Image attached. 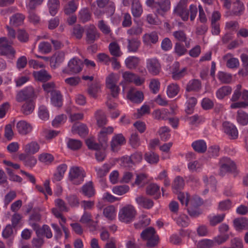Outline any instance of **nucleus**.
<instances>
[{
  "instance_id": "f257e3e1",
  "label": "nucleus",
  "mask_w": 248,
  "mask_h": 248,
  "mask_svg": "<svg viewBox=\"0 0 248 248\" xmlns=\"http://www.w3.org/2000/svg\"><path fill=\"white\" fill-rule=\"evenodd\" d=\"M137 211L133 205H126L120 209L119 218L122 222L129 223L134 220Z\"/></svg>"
},
{
  "instance_id": "f03ea898",
  "label": "nucleus",
  "mask_w": 248,
  "mask_h": 248,
  "mask_svg": "<svg viewBox=\"0 0 248 248\" xmlns=\"http://www.w3.org/2000/svg\"><path fill=\"white\" fill-rule=\"evenodd\" d=\"M141 237L147 241L146 246L149 248L154 247L158 242V237L155 234L154 228L148 227L144 230L140 234Z\"/></svg>"
},
{
  "instance_id": "7ed1b4c3",
  "label": "nucleus",
  "mask_w": 248,
  "mask_h": 248,
  "mask_svg": "<svg viewBox=\"0 0 248 248\" xmlns=\"http://www.w3.org/2000/svg\"><path fill=\"white\" fill-rule=\"evenodd\" d=\"M99 143H96L92 138L86 140V144L89 149L98 150L102 149L105 150L108 146L107 135H105L99 132L98 135Z\"/></svg>"
},
{
  "instance_id": "20e7f679",
  "label": "nucleus",
  "mask_w": 248,
  "mask_h": 248,
  "mask_svg": "<svg viewBox=\"0 0 248 248\" xmlns=\"http://www.w3.org/2000/svg\"><path fill=\"white\" fill-rule=\"evenodd\" d=\"M86 176L85 171L78 167H73L69 171V179L73 184L78 185L82 183Z\"/></svg>"
},
{
  "instance_id": "39448f33",
  "label": "nucleus",
  "mask_w": 248,
  "mask_h": 248,
  "mask_svg": "<svg viewBox=\"0 0 248 248\" xmlns=\"http://www.w3.org/2000/svg\"><path fill=\"white\" fill-rule=\"evenodd\" d=\"M13 44L12 41L9 40L5 37L0 38V55H12L15 57L16 51L11 46Z\"/></svg>"
},
{
  "instance_id": "423d86ee",
  "label": "nucleus",
  "mask_w": 248,
  "mask_h": 248,
  "mask_svg": "<svg viewBox=\"0 0 248 248\" xmlns=\"http://www.w3.org/2000/svg\"><path fill=\"white\" fill-rule=\"evenodd\" d=\"M220 175H224L226 172H233L236 169L234 162L228 157L222 158L219 162Z\"/></svg>"
},
{
  "instance_id": "0eeeda50",
  "label": "nucleus",
  "mask_w": 248,
  "mask_h": 248,
  "mask_svg": "<svg viewBox=\"0 0 248 248\" xmlns=\"http://www.w3.org/2000/svg\"><path fill=\"white\" fill-rule=\"evenodd\" d=\"M86 42L88 44H93L100 37V33L93 25L88 26L85 30Z\"/></svg>"
},
{
  "instance_id": "6e6552de",
  "label": "nucleus",
  "mask_w": 248,
  "mask_h": 248,
  "mask_svg": "<svg viewBox=\"0 0 248 248\" xmlns=\"http://www.w3.org/2000/svg\"><path fill=\"white\" fill-rule=\"evenodd\" d=\"M187 0H180L174 11L184 21H187L189 17V11L187 9Z\"/></svg>"
},
{
  "instance_id": "1a4fd4ad",
  "label": "nucleus",
  "mask_w": 248,
  "mask_h": 248,
  "mask_svg": "<svg viewBox=\"0 0 248 248\" xmlns=\"http://www.w3.org/2000/svg\"><path fill=\"white\" fill-rule=\"evenodd\" d=\"M178 199L180 201L182 205H185L187 206L188 204L191 205L193 206H199L202 204L200 199H197L194 198L189 201V198L190 196L186 193V195L184 193L181 192H178Z\"/></svg>"
},
{
  "instance_id": "9d476101",
  "label": "nucleus",
  "mask_w": 248,
  "mask_h": 248,
  "mask_svg": "<svg viewBox=\"0 0 248 248\" xmlns=\"http://www.w3.org/2000/svg\"><path fill=\"white\" fill-rule=\"evenodd\" d=\"M224 132L230 139H236L238 136V132L236 126L229 122H224L223 124Z\"/></svg>"
},
{
  "instance_id": "9b49d317",
  "label": "nucleus",
  "mask_w": 248,
  "mask_h": 248,
  "mask_svg": "<svg viewBox=\"0 0 248 248\" xmlns=\"http://www.w3.org/2000/svg\"><path fill=\"white\" fill-rule=\"evenodd\" d=\"M148 72L153 76H156L161 71V65L157 59L148 60L146 65Z\"/></svg>"
},
{
  "instance_id": "f8f14e48",
  "label": "nucleus",
  "mask_w": 248,
  "mask_h": 248,
  "mask_svg": "<svg viewBox=\"0 0 248 248\" xmlns=\"http://www.w3.org/2000/svg\"><path fill=\"white\" fill-rule=\"evenodd\" d=\"M40 4L41 3H38L35 1H29L28 4V18L30 22L34 24H38L40 22V17L35 12L34 9H35L37 5Z\"/></svg>"
},
{
  "instance_id": "ddd939ff",
  "label": "nucleus",
  "mask_w": 248,
  "mask_h": 248,
  "mask_svg": "<svg viewBox=\"0 0 248 248\" xmlns=\"http://www.w3.org/2000/svg\"><path fill=\"white\" fill-rule=\"evenodd\" d=\"M34 96V91L31 86L27 87L20 91L16 95V100L18 102H22L27 99L31 98Z\"/></svg>"
},
{
  "instance_id": "4468645a",
  "label": "nucleus",
  "mask_w": 248,
  "mask_h": 248,
  "mask_svg": "<svg viewBox=\"0 0 248 248\" xmlns=\"http://www.w3.org/2000/svg\"><path fill=\"white\" fill-rule=\"evenodd\" d=\"M155 4H157L156 12L157 14L164 16L170 8V0H157Z\"/></svg>"
},
{
  "instance_id": "2eb2a0df",
  "label": "nucleus",
  "mask_w": 248,
  "mask_h": 248,
  "mask_svg": "<svg viewBox=\"0 0 248 248\" xmlns=\"http://www.w3.org/2000/svg\"><path fill=\"white\" fill-rule=\"evenodd\" d=\"M79 192L88 198L93 197L95 193V190L92 181L85 184L81 188Z\"/></svg>"
},
{
  "instance_id": "dca6fc26",
  "label": "nucleus",
  "mask_w": 248,
  "mask_h": 248,
  "mask_svg": "<svg viewBox=\"0 0 248 248\" xmlns=\"http://www.w3.org/2000/svg\"><path fill=\"white\" fill-rule=\"evenodd\" d=\"M16 128L19 134L26 135L30 133L32 129L31 125L25 121H20L16 125Z\"/></svg>"
},
{
  "instance_id": "f3484780",
  "label": "nucleus",
  "mask_w": 248,
  "mask_h": 248,
  "mask_svg": "<svg viewBox=\"0 0 248 248\" xmlns=\"http://www.w3.org/2000/svg\"><path fill=\"white\" fill-rule=\"evenodd\" d=\"M127 97L132 102L139 103L143 100L144 95L142 92L132 89L128 92Z\"/></svg>"
},
{
  "instance_id": "a211bd4d",
  "label": "nucleus",
  "mask_w": 248,
  "mask_h": 248,
  "mask_svg": "<svg viewBox=\"0 0 248 248\" xmlns=\"http://www.w3.org/2000/svg\"><path fill=\"white\" fill-rule=\"evenodd\" d=\"M137 204L140 207L149 209L152 208L154 205V202L150 199L140 195L136 198Z\"/></svg>"
},
{
  "instance_id": "6ab92c4d",
  "label": "nucleus",
  "mask_w": 248,
  "mask_h": 248,
  "mask_svg": "<svg viewBox=\"0 0 248 248\" xmlns=\"http://www.w3.org/2000/svg\"><path fill=\"white\" fill-rule=\"evenodd\" d=\"M134 22L136 23V26H133L127 31V33L129 36H138L140 35L143 31V23L140 20H134Z\"/></svg>"
},
{
  "instance_id": "aec40b11",
  "label": "nucleus",
  "mask_w": 248,
  "mask_h": 248,
  "mask_svg": "<svg viewBox=\"0 0 248 248\" xmlns=\"http://www.w3.org/2000/svg\"><path fill=\"white\" fill-rule=\"evenodd\" d=\"M83 65V62L80 60L73 58L69 61L68 67L70 71L77 73L81 71Z\"/></svg>"
},
{
  "instance_id": "412c9836",
  "label": "nucleus",
  "mask_w": 248,
  "mask_h": 248,
  "mask_svg": "<svg viewBox=\"0 0 248 248\" xmlns=\"http://www.w3.org/2000/svg\"><path fill=\"white\" fill-rule=\"evenodd\" d=\"M64 53L62 51L56 52L50 59V63L51 67L56 68L64 60Z\"/></svg>"
},
{
  "instance_id": "4be33fe9",
  "label": "nucleus",
  "mask_w": 248,
  "mask_h": 248,
  "mask_svg": "<svg viewBox=\"0 0 248 248\" xmlns=\"http://www.w3.org/2000/svg\"><path fill=\"white\" fill-rule=\"evenodd\" d=\"M146 193L149 196H154L155 199H157L160 196V187L156 184H150L146 187Z\"/></svg>"
},
{
  "instance_id": "5701e85b",
  "label": "nucleus",
  "mask_w": 248,
  "mask_h": 248,
  "mask_svg": "<svg viewBox=\"0 0 248 248\" xmlns=\"http://www.w3.org/2000/svg\"><path fill=\"white\" fill-rule=\"evenodd\" d=\"M125 139L122 134L114 136L111 141V149L113 152L117 151L119 147L125 143Z\"/></svg>"
},
{
  "instance_id": "b1692460",
  "label": "nucleus",
  "mask_w": 248,
  "mask_h": 248,
  "mask_svg": "<svg viewBox=\"0 0 248 248\" xmlns=\"http://www.w3.org/2000/svg\"><path fill=\"white\" fill-rule=\"evenodd\" d=\"M131 12L135 17H140L142 12L143 9L139 0H135L131 4Z\"/></svg>"
},
{
  "instance_id": "393cba45",
  "label": "nucleus",
  "mask_w": 248,
  "mask_h": 248,
  "mask_svg": "<svg viewBox=\"0 0 248 248\" xmlns=\"http://www.w3.org/2000/svg\"><path fill=\"white\" fill-rule=\"evenodd\" d=\"M233 222L236 230L248 229V219L246 218H235L233 220Z\"/></svg>"
},
{
  "instance_id": "a878e982",
  "label": "nucleus",
  "mask_w": 248,
  "mask_h": 248,
  "mask_svg": "<svg viewBox=\"0 0 248 248\" xmlns=\"http://www.w3.org/2000/svg\"><path fill=\"white\" fill-rule=\"evenodd\" d=\"M185 182L183 178L179 176L176 177L172 184L173 192L175 193H178L183 188Z\"/></svg>"
},
{
  "instance_id": "bb28decb",
  "label": "nucleus",
  "mask_w": 248,
  "mask_h": 248,
  "mask_svg": "<svg viewBox=\"0 0 248 248\" xmlns=\"http://www.w3.org/2000/svg\"><path fill=\"white\" fill-rule=\"evenodd\" d=\"M33 75L36 80L42 82H46L49 80L51 78V76L45 70L34 71L33 73Z\"/></svg>"
},
{
  "instance_id": "cd10ccee",
  "label": "nucleus",
  "mask_w": 248,
  "mask_h": 248,
  "mask_svg": "<svg viewBox=\"0 0 248 248\" xmlns=\"http://www.w3.org/2000/svg\"><path fill=\"white\" fill-rule=\"evenodd\" d=\"M140 59L136 56H129L125 60V64L129 69H136L139 65Z\"/></svg>"
},
{
  "instance_id": "c85d7f7f",
  "label": "nucleus",
  "mask_w": 248,
  "mask_h": 248,
  "mask_svg": "<svg viewBox=\"0 0 248 248\" xmlns=\"http://www.w3.org/2000/svg\"><path fill=\"white\" fill-rule=\"evenodd\" d=\"M51 102L55 106L61 107L62 105V96L61 92L57 90L53 91L51 94Z\"/></svg>"
},
{
  "instance_id": "c756f323",
  "label": "nucleus",
  "mask_w": 248,
  "mask_h": 248,
  "mask_svg": "<svg viewBox=\"0 0 248 248\" xmlns=\"http://www.w3.org/2000/svg\"><path fill=\"white\" fill-rule=\"evenodd\" d=\"M25 16L22 14L16 13L13 15L10 18V24L14 26H18L23 23Z\"/></svg>"
},
{
  "instance_id": "7c9ffc66",
  "label": "nucleus",
  "mask_w": 248,
  "mask_h": 248,
  "mask_svg": "<svg viewBox=\"0 0 248 248\" xmlns=\"http://www.w3.org/2000/svg\"><path fill=\"white\" fill-rule=\"evenodd\" d=\"M192 147L196 152L199 153H203L207 149L206 142L203 140H199L193 142Z\"/></svg>"
},
{
  "instance_id": "2f4dec72",
  "label": "nucleus",
  "mask_w": 248,
  "mask_h": 248,
  "mask_svg": "<svg viewBox=\"0 0 248 248\" xmlns=\"http://www.w3.org/2000/svg\"><path fill=\"white\" fill-rule=\"evenodd\" d=\"M103 215L108 220H112L116 217V208L114 205H110L103 209Z\"/></svg>"
},
{
  "instance_id": "473e14b6",
  "label": "nucleus",
  "mask_w": 248,
  "mask_h": 248,
  "mask_svg": "<svg viewBox=\"0 0 248 248\" xmlns=\"http://www.w3.org/2000/svg\"><path fill=\"white\" fill-rule=\"evenodd\" d=\"M72 130L73 132L78 133L82 137H85L88 133V130L86 125L83 124L74 125Z\"/></svg>"
},
{
  "instance_id": "72a5a7b5",
  "label": "nucleus",
  "mask_w": 248,
  "mask_h": 248,
  "mask_svg": "<svg viewBox=\"0 0 248 248\" xmlns=\"http://www.w3.org/2000/svg\"><path fill=\"white\" fill-rule=\"evenodd\" d=\"M245 10L243 3L240 0H236L233 3L232 13L235 16H240L242 14Z\"/></svg>"
},
{
  "instance_id": "f704fd0d",
  "label": "nucleus",
  "mask_w": 248,
  "mask_h": 248,
  "mask_svg": "<svg viewBox=\"0 0 248 248\" xmlns=\"http://www.w3.org/2000/svg\"><path fill=\"white\" fill-rule=\"evenodd\" d=\"M241 58L243 62V68L238 72V75L243 77L248 75V56L246 54H242Z\"/></svg>"
},
{
  "instance_id": "c9c22d12",
  "label": "nucleus",
  "mask_w": 248,
  "mask_h": 248,
  "mask_svg": "<svg viewBox=\"0 0 248 248\" xmlns=\"http://www.w3.org/2000/svg\"><path fill=\"white\" fill-rule=\"evenodd\" d=\"M40 148L39 144L36 141H32L25 145L24 151L28 154H34L37 153Z\"/></svg>"
},
{
  "instance_id": "e433bc0d",
  "label": "nucleus",
  "mask_w": 248,
  "mask_h": 248,
  "mask_svg": "<svg viewBox=\"0 0 248 248\" xmlns=\"http://www.w3.org/2000/svg\"><path fill=\"white\" fill-rule=\"evenodd\" d=\"M47 5L49 13L51 16H54L60 7V1L59 0H48Z\"/></svg>"
},
{
  "instance_id": "4c0bfd02",
  "label": "nucleus",
  "mask_w": 248,
  "mask_h": 248,
  "mask_svg": "<svg viewBox=\"0 0 248 248\" xmlns=\"http://www.w3.org/2000/svg\"><path fill=\"white\" fill-rule=\"evenodd\" d=\"M237 122L242 125H246L248 124V114L243 110H239L237 112Z\"/></svg>"
},
{
  "instance_id": "58836bf2",
  "label": "nucleus",
  "mask_w": 248,
  "mask_h": 248,
  "mask_svg": "<svg viewBox=\"0 0 248 248\" xmlns=\"http://www.w3.org/2000/svg\"><path fill=\"white\" fill-rule=\"evenodd\" d=\"M127 49L130 52H136L140 45V41L137 38L128 39Z\"/></svg>"
},
{
  "instance_id": "ea45409f",
  "label": "nucleus",
  "mask_w": 248,
  "mask_h": 248,
  "mask_svg": "<svg viewBox=\"0 0 248 248\" xmlns=\"http://www.w3.org/2000/svg\"><path fill=\"white\" fill-rule=\"evenodd\" d=\"M201 88V83L198 79H193L190 81L186 86L187 92L199 91Z\"/></svg>"
},
{
  "instance_id": "a19ab883",
  "label": "nucleus",
  "mask_w": 248,
  "mask_h": 248,
  "mask_svg": "<svg viewBox=\"0 0 248 248\" xmlns=\"http://www.w3.org/2000/svg\"><path fill=\"white\" fill-rule=\"evenodd\" d=\"M91 13L88 8H83L79 12V19L83 23H85L90 20Z\"/></svg>"
},
{
  "instance_id": "79ce46f5",
  "label": "nucleus",
  "mask_w": 248,
  "mask_h": 248,
  "mask_svg": "<svg viewBox=\"0 0 248 248\" xmlns=\"http://www.w3.org/2000/svg\"><path fill=\"white\" fill-rule=\"evenodd\" d=\"M67 165L63 164L57 167V172L54 174V179L57 181H60L63 177L64 174L66 170Z\"/></svg>"
},
{
  "instance_id": "37998d69",
  "label": "nucleus",
  "mask_w": 248,
  "mask_h": 248,
  "mask_svg": "<svg viewBox=\"0 0 248 248\" xmlns=\"http://www.w3.org/2000/svg\"><path fill=\"white\" fill-rule=\"evenodd\" d=\"M158 36L156 32L153 31L150 33L145 34L143 36V40L144 43L151 42L155 44L158 41Z\"/></svg>"
},
{
  "instance_id": "c03bdc74",
  "label": "nucleus",
  "mask_w": 248,
  "mask_h": 248,
  "mask_svg": "<svg viewBox=\"0 0 248 248\" xmlns=\"http://www.w3.org/2000/svg\"><path fill=\"white\" fill-rule=\"evenodd\" d=\"M232 92V88L229 86H224L219 88L217 92V96L219 99H223L225 96L230 94Z\"/></svg>"
},
{
  "instance_id": "a18cd8bd",
  "label": "nucleus",
  "mask_w": 248,
  "mask_h": 248,
  "mask_svg": "<svg viewBox=\"0 0 248 248\" xmlns=\"http://www.w3.org/2000/svg\"><path fill=\"white\" fill-rule=\"evenodd\" d=\"M34 105L32 101L26 102L22 107V111L25 115H28L31 113L34 110Z\"/></svg>"
},
{
  "instance_id": "49530a36",
  "label": "nucleus",
  "mask_w": 248,
  "mask_h": 248,
  "mask_svg": "<svg viewBox=\"0 0 248 248\" xmlns=\"http://www.w3.org/2000/svg\"><path fill=\"white\" fill-rule=\"evenodd\" d=\"M97 124L98 126L102 127L107 123L106 115L101 111H97L95 114Z\"/></svg>"
},
{
  "instance_id": "de8ad7c7",
  "label": "nucleus",
  "mask_w": 248,
  "mask_h": 248,
  "mask_svg": "<svg viewBox=\"0 0 248 248\" xmlns=\"http://www.w3.org/2000/svg\"><path fill=\"white\" fill-rule=\"evenodd\" d=\"M109 50L111 55L114 57H120L122 53L119 45L116 42H112L109 45Z\"/></svg>"
},
{
  "instance_id": "09e8293b",
  "label": "nucleus",
  "mask_w": 248,
  "mask_h": 248,
  "mask_svg": "<svg viewBox=\"0 0 248 248\" xmlns=\"http://www.w3.org/2000/svg\"><path fill=\"white\" fill-rule=\"evenodd\" d=\"M129 190V187L127 185L116 186L113 187L112 192L118 195H123L127 193Z\"/></svg>"
},
{
  "instance_id": "8fccbe9b",
  "label": "nucleus",
  "mask_w": 248,
  "mask_h": 248,
  "mask_svg": "<svg viewBox=\"0 0 248 248\" xmlns=\"http://www.w3.org/2000/svg\"><path fill=\"white\" fill-rule=\"evenodd\" d=\"M145 159L150 164H156L159 161V156L153 151H150L145 154Z\"/></svg>"
},
{
  "instance_id": "3c124183",
  "label": "nucleus",
  "mask_w": 248,
  "mask_h": 248,
  "mask_svg": "<svg viewBox=\"0 0 248 248\" xmlns=\"http://www.w3.org/2000/svg\"><path fill=\"white\" fill-rule=\"evenodd\" d=\"M179 91V88L177 84L172 83L167 88V93L169 97L176 96Z\"/></svg>"
},
{
  "instance_id": "603ef678",
  "label": "nucleus",
  "mask_w": 248,
  "mask_h": 248,
  "mask_svg": "<svg viewBox=\"0 0 248 248\" xmlns=\"http://www.w3.org/2000/svg\"><path fill=\"white\" fill-rule=\"evenodd\" d=\"M77 9V6L74 0L70 1L64 6V12L67 15H70L74 13Z\"/></svg>"
},
{
  "instance_id": "864d4df0",
  "label": "nucleus",
  "mask_w": 248,
  "mask_h": 248,
  "mask_svg": "<svg viewBox=\"0 0 248 248\" xmlns=\"http://www.w3.org/2000/svg\"><path fill=\"white\" fill-rule=\"evenodd\" d=\"M203 181L208 189L213 191L215 190L216 180L214 176H211L209 178H208L206 176H204Z\"/></svg>"
},
{
  "instance_id": "5fc2aeb1",
  "label": "nucleus",
  "mask_w": 248,
  "mask_h": 248,
  "mask_svg": "<svg viewBox=\"0 0 248 248\" xmlns=\"http://www.w3.org/2000/svg\"><path fill=\"white\" fill-rule=\"evenodd\" d=\"M100 88V86L99 84L95 83H93L89 86L88 89V93L89 95L94 98L97 97V93L99 92Z\"/></svg>"
},
{
  "instance_id": "6e6d98bb",
  "label": "nucleus",
  "mask_w": 248,
  "mask_h": 248,
  "mask_svg": "<svg viewBox=\"0 0 248 248\" xmlns=\"http://www.w3.org/2000/svg\"><path fill=\"white\" fill-rule=\"evenodd\" d=\"M84 31V28L79 24H77L73 29L72 35L77 39H80L82 38Z\"/></svg>"
},
{
  "instance_id": "4d7b16f0",
  "label": "nucleus",
  "mask_w": 248,
  "mask_h": 248,
  "mask_svg": "<svg viewBox=\"0 0 248 248\" xmlns=\"http://www.w3.org/2000/svg\"><path fill=\"white\" fill-rule=\"evenodd\" d=\"M187 52V49L185 46L180 42H176L174 46V53L178 56L185 55Z\"/></svg>"
},
{
  "instance_id": "13d9d810",
  "label": "nucleus",
  "mask_w": 248,
  "mask_h": 248,
  "mask_svg": "<svg viewBox=\"0 0 248 248\" xmlns=\"http://www.w3.org/2000/svg\"><path fill=\"white\" fill-rule=\"evenodd\" d=\"M225 217V214H222L211 217L209 219L210 225L212 226H215L221 223Z\"/></svg>"
},
{
  "instance_id": "bf43d9fd",
  "label": "nucleus",
  "mask_w": 248,
  "mask_h": 248,
  "mask_svg": "<svg viewBox=\"0 0 248 248\" xmlns=\"http://www.w3.org/2000/svg\"><path fill=\"white\" fill-rule=\"evenodd\" d=\"M39 161L46 164L51 163L54 160L53 155L48 153H42L38 157Z\"/></svg>"
},
{
  "instance_id": "052dcab7",
  "label": "nucleus",
  "mask_w": 248,
  "mask_h": 248,
  "mask_svg": "<svg viewBox=\"0 0 248 248\" xmlns=\"http://www.w3.org/2000/svg\"><path fill=\"white\" fill-rule=\"evenodd\" d=\"M150 222V218H148L146 215H142L140 217V220L139 221V222L135 223L134 226L136 229H139L149 225Z\"/></svg>"
},
{
  "instance_id": "680f3d73",
  "label": "nucleus",
  "mask_w": 248,
  "mask_h": 248,
  "mask_svg": "<svg viewBox=\"0 0 248 248\" xmlns=\"http://www.w3.org/2000/svg\"><path fill=\"white\" fill-rule=\"evenodd\" d=\"M68 204L72 207H78L79 204V200L76 195H70L66 198Z\"/></svg>"
},
{
  "instance_id": "e2e57ef3",
  "label": "nucleus",
  "mask_w": 248,
  "mask_h": 248,
  "mask_svg": "<svg viewBox=\"0 0 248 248\" xmlns=\"http://www.w3.org/2000/svg\"><path fill=\"white\" fill-rule=\"evenodd\" d=\"M67 145L71 149L73 150H77L81 147L82 143L79 140L69 139L67 143Z\"/></svg>"
},
{
  "instance_id": "0e129e2a",
  "label": "nucleus",
  "mask_w": 248,
  "mask_h": 248,
  "mask_svg": "<svg viewBox=\"0 0 248 248\" xmlns=\"http://www.w3.org/2000/svg\"><path fill=\"white\" fill-rule=\"evenodd\" d=\"M110 167L108 164H104L101 168L96 169L97 175L99 177H102L105 176L108 172Z\"/></svg>"
},
{
  "instance_id": "69168bd1",
  "label": "nucleus",
  "mask_w": 248,
  "mask_h": 248,
  "mask_svg": "<svg viewBox=\"0 0 248 248\" xmlns=\"http://www.w3.org/2000/svg\"><path fill=\"white\" fill-rule=\"evenodd\" d=\"M98 27L102 32L105 35L109 34L111 32L110 28L105 23L103 20L98 21Z\"/></svg>"
},
{
  "instance_id": "338daca9",
  "label": "nucleus",
  "mask_w": 248,
  "mask_h": 248,
  "mask_svg": "<svg viewBox=\"0 0 248 248\" xmlns=\"http://www.w3.org/2000/svg\"><path fill=\"white\" fill-rule=\"evenodd\" d=\"M38 48L40 52L46 54L51 51V46L49 43L43 42L39 44Z\"/></svg>"
},
{
  "instance_id": "774afa93",
  "label": "nucleus",
  "mask_w": 248,
  "mask_h": 248,
  "mask_svg": "<svg viewBox=\"0 0 248 248\" xmlns=\"http://www.w3.org/2000/svg\"><path fill=\"white\" fill-rule=\"evenodd\" d=\"M198 245L199 248H211L214 246L213 240L208 239L199 241Z\"/></svg>"
}]
</instances>
